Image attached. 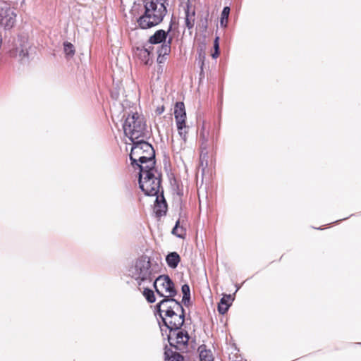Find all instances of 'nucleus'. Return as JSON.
Instances as JSON below:
<instances>
[{
	"label": "nucleus",
	"mask_w": 361,
	"mask_h": 361,
	"mask_svg": "<svg viewBox=\"0 0 361 361\" xmlns=\"http://www.w3.org/2000/svg\"><path fill=\"white\" fill-rule=\"evenodd\" d=\"M168 0H144L145 11L137 19L141 29H149L159 25L167 13Z\"/></svg>",
	"instance_id": "f257e3e1"
},
{
	"label": "nucleus",
	"mask_w": 361,
	"mask_h": 361,
	"mask_svg": "<svg viewBox=\"0 0 361 361\" xmlns=\"http://www.w3.org/2000/svg\"><path fill=\"white\" fill-rule=\"evenodd\" d=\"M142 139L133 142L130 154L131 165L139 170L155 166V153L152 146Z\"/></svg>",
	"instance_id": "f03ea898"
},
{
	"label": "nucleus",
	"mask_w": 361,
	"mask_h": 361,
	"mask_svg": "<svg viewBox=\"0 0 361 361\" xmlns=\"http://www.w3.org/2000/svg\"><path fill=\"white\" fill-rule=\"evenodd\" d=\"M157 266V264H151L149 257L142 256L130 269V274L137 281L140 290L142 289V285L150 284L152 282L158 271L156 269Z\"/></svg>",
	"instance_id": "7ed1b4c3"
},
{
	"label": "nucleus",
	"mask_w": 361,
	"mask_h": 361,
	"mask_svg": "<svg viewBox=\"0 0 361 361\" xmlns=\"http://www.w3.org/2000/svg\"><path fill=\"white\" fill-rule=\"evenodd\" d=\"M125 135L131 142L147 139L149 137V131L142 116L138 113L128 115L123 125Z\"/></svg>",
	"instance_id": "20e7f679"
},
{
	"label": "nucleus",
	"mask_w": 361,
	"mask_h": 361,
	"mask_svg": "<svg viewBox=\"0 0 361 361\" xmlns=\"http://www.w3.org/2000/svg\"><path fill=\"white\" fill-rule=\"evenodd\" d=\"M139 185L146 195H158L161 186V174L155 166L140 170Z\"/></svg>",
	"instance_id": "39448f33"
},
{
	"label": "nucleus",
	"mask_w": 361,
	"mask_h": 361,
	"mask_svg": "<svg viewBox=\"0 0 361 361\" xmlns=\"http://www.w3.org/2000/svg\"><path fill=\"white\" fill-rule=\"evenodd\" d=\"M29 47L27 37L25 35H18L13 39V48L9 51V55L21 63H25L28 61Z\"/></svg>",
	"instance_id": "423d86ee"
},
{
	"label": "nucleus",
	"mask_w": 361,
	"mask_h": 361,
	"mask_svg": "<svg viewBox=\"0 0 361 361\" xmlns=\"http://www.w3.org/2000/svg\"><path fill=\"white\" fill-rule=\"evenodd\" d=\"M153 286L157 293L161 297L173 298L177 293L173 281L167 275L158 276Z\"/></svg>",
	"instance_id": "0eeeda50"
},
{
	"label": "nucleus",
	"mask_w": 361,
	"mask_h": 361,
	"mask_svg": "<svg viewBox=\"0 0 361 361\" xmlns=\"http://www.w3.org/2000/svg\"><path fill=\"white\" fill-rule=\"evenodd\" d=\"M179 308L178 312L173 310L166 316H163V319H161L164 325L171 331L178 330L184 323V310L181 304L179 305Z\"/></svg>",
	"instance_id": "6e6552de"
},
{
	"label": "nucleus",
	"mask_w": 361,
	"mask_h": 361,
	"mask_svg": "<svg viewBox=\"0 0 361 361\" xmlns=\"http://www.w3.org/2000/svg\"><path fill=\"white\" fill-rule=\"evenodd\" d=\"M16 13L8 4L3 3L0 4V26L4 30H11L16 22Z\"/></svg>",
	"instance_id": "1a4fd4ad"
},
{
	"label": "nucleus",
	"mask_w": 361,
	"mask_h": 361,
	"mask_svg": "<svg viewBox=\"0 0 361 361\" xmlns=\"http://www.w3.org/2000/svg\"><path fill=\"white\" fill-rule=\"evenodd\" d=\"M180 303L173 298H164L157 305V310L159 317L163 319V316H166L172 312H178L179 305Z\"/></svg>",
	"instance_id": "9d476101"
},
{
	"label": "nucleus",
	"mask_w": 361,
	"mask_h": 361,
	"mask_svg": "<svg viewBox=\"0 0 361 361\" xmlns=\"http://www.w3.org/2000/svg\"><path fill=\"white\" fill-rule=\"evenodd\" d=\"M189 341V336L187 332L183 331L173 330L169 336V341L171 345H185Z\"/></svg>",
	"instance_id": "9b49d317"
},
{
	"label": "nucleus",
	"mask_w": 361,
	"mask_h": 361,
	"mask_svg": "<svg viewBox=\"0 0 361 361\" xmlns=\"http://www.w3.org/2000/svg\"><path fill=\"white\" fill-rule=\"evenodd\" d=\"M156 201L154 206V212L157 216H162L166 214L167 211V204L163 194L156 195Z\"/></svg>",
	"instance_id": "f8f14e48"
},
{
	"label": "nucleus",
	"mask_w": 361,
	"mask_h": 361,
	"mask_svg": "<svg viewBox=\"0 0 361 361\" xmlns=\"http://www.w3.org/2000/svg\"><path fill=\"white\" fill-rule=\"evenodd\" d=\"M188 126L186 124H183L182 126H177V129L178 131V135H180L182 141L180 142V144L179 146H177L176 144V142L173 140V150L176 151V152H180L183 148V144L185 143L187 140V135L188 133Z\"/></svg>",
	"instance_id": "ddd939ff"
},
{
	"label": "nucleus",
	"mask_w": 361,
	"mask_h": 361,
	"mask_svg": "<svg viewBox=\"0 0 361 361\" xmlns=\"http://www.w3.org/2000/svg\"><path fill=\"white\" fill-rule=\"evenodd\" d=\"M185 25L188 30L193 28L195 21V11L192 9L189 4L186 5L185 9Z\"/></svg>",
	"instance_id": "4468645a"
},
{
	"label": "nucleus",
	"mask_w": 361,
	"mask_h": 361,
	"mask_svg": "<svg viewBox=\"0 0 361 361\" xmlns=\"http://www.w3.org/2000/svg\"><path fill=\"white\" fill-rule=\"evenodd\" d=\"M135 54L145 65H149L152 61L150 57V51L147 48H137Z\"/></svg>",
	"instance_id": "2eb2a0df"
},
{
	"label": "nucleus",
	"mask_w": 361,
	"mask_h": 361,
	"mask_svg": "<svg viewBox=\"0 0 361 361\" xmlns=\"http://www.w3.org/2000/svg\"><path fill=\"white\" fill-rule=\"evenodd\" d=\"M167 32L164 30H157L153 35H152L148 42L151 44H159L162 42H166Z\"/></svg>",
	"instance_id": "dca6fc26"
},
{
	"label": "nucleus",
	"mask_w": 361,
	"mask_h": 361,
	"mask_svg": "<svg viewBox=\"0 0 361 361\" xmlns=\"http://www.w3.org/2000/svg\"><path fill=\"white\" fill-rule=\"evenodd\" d=\"M180 261V257L176 252H172L166 257L167 265L172 269H176Z\"/></svg>",
	"instance_id": "f3484780"
},
{
	"label": "nucleus",
	"mask_w": 361,
	"mask_h": 361,
	"mask_svg": "<svg viewBox=\"0 0 361 361\" xmlns=\"http://www.w3.org/2000/svg\"><path fill=\"white\" fill-rule=\"evenodd\" d=\"M231 300V295H224L218 305V311L220 314H224L230 307V301Z\"/></svg>",
	"instance_id": "a211bd4d"
},
{
	"label": "nucleus",
	"mask_w": 361,
	"mask_h": 361,
	"mask_svg": "<svg viewBox=\"0 0 361 361\" xmlns=\"http://www.w3.org/2000/svg\"><path fill=\"white\" fill-rule=\"evenodd\" d=\"M144 11V0H135L130 9L131 14L134 16H141Z\"/></svg>",
	"instance_id": "6ab92c4d"
},
{
	"label": "nucleus",
	"mask_w": 361,
	"mask_h": 361,
	"mask_svg": "<svg viewBox=\"0 0 361 361\" xmlns=\"http://www.w3.org/2000/svg\"><path fill=\"white\" fill-rule=\"evenodd\" d=\"M172 42V38L170 37L166 42H164V44L161 46V47L158 49V60L161 56H164L168 55L171 51V44Z\"/></svg>",
	"instance_id": "aec40b11"
},
{
	"label": "nucleus",
	"mask_w": 361,
	"mask_h": 361,
	"mask_svg": "<svg viewBox=\"0 0 361 361\" xmlns=\"http://www.w3.org/2000/svg\"><path fill=\"white\" fill-rule=\"evenodd\" d=\"M165 360L167 361H183V357L177 352L166 349L164 353Z\"/></svg>",
	"instance_id": "412c9836"
},
{
	"label": "nucleus",
	"mask_w": 361,
	"mask_h": 361,
	"mask_svg": "<svg viewBox=\"0 0 361 361\" xmlns=\"http://www.w3.org/2000/svg\"><path fill=\"white\" fill-rule=\"evenodd\" d=\"M200 361H213L214 357L209 350H207L204 345L199 347Z\"/></svg>",
	"instance_id": "4be33fe9"
},
{
	"label": "nucleus",
	"mask_w": 361,
	"mask_h": 361,
	"mask_svg": "<svg viewBox=\"0 0 361 361\" xmlns=\"http://www.w3.org/2000/svg\"><path fill=\"white\" fill-rule=\"evenodd\" d=\"M180 221L178 220L176 223L174 228L172 230V234L180 238H184L186 235V230L180 225Z\"/></svg>",
	"instance_id": "5701e85b"
},
{
	"label": "nucleus",
	"mask_w": 361,
	"mask_h": 361,
	"mask_svg": "<svg viewBox=\"0 0 361 361\" xmlns=\"http://www.w3.org/2000/svg\"><path fill=\"white\" fill-rule=\"evenodd\" d=\"M143 290L142 294L149 303H153L155 302L156 298L154 296V293L152 290L148 288L147 287H145V285H143Z\"/></svg>",
	"instance_id": "b1692460"
},
{
	"label": "nucleus",
	"mask_w": 361,
	"mask_h": 361,
	"mask_svg": "<svg viewBox=\"0 0 361 361\" xmlns=\"http://www.w3.org/2000/svg\"><path fill=\"white\" fill-rule=\"evenodd\" d=\"M230 13V8L228 6H226L224 8L221 15V20L220 23L222 27H226L228 23V18Z\"/></svg>",
	"instance_id": "393cba45"
},
{
	"label": "nucleus",
	"mask_w": 361,
	"mask_h": 361,
	"mask_svg": "<svg viewBox=\"0 0 361 361\" xmlns=\"http://www.w3.org/2000/svg\"><path fill=\"white\" fill-rule=\"evenodd\" d=\"M185 106L183 102H177L174 109V116L185 114Z\"/></svg>",
	"instance_id": "a878e982"
},
{
	"label": "nucleus",
	"mask_w": 361,
	"mask_h": 361,
	"mask_svg": "<svg viewBox=\"0 0 361 361\" xmlns=\"http://www.w3.org/2000/svg\"><path fill=\"white\" fill-rule=\"evenodd\" d=\"M64 52L68 56H72L75 53V49L73 45L70 42H65L63 44Z\"/></svg>",
	"instance_id": "bb28decb"
},
{
	"label": "nucleus",
	"mask_w": 361,
	"mask_h": 361,
	"mask_svg": "<svg viewBox=\"0 0 361 361\" xmlns=\"http://www.w3.org/2000/svg\"><path fill=\"white\" fill-rule=\"evenodd\" d=\"M176 126H182L185 123V119H186V114L183 115L176 116L175 117Z\"/></svg>",
	"instance_id": "cd10ccee"
},
{
	"label": "nucleus",
	"mask_w": 361,
	"mask_h": 361,
	"mask_svg": "<svg viewBox=\"0 0 361 361\" xmlns=\"http://www.w3.org/2000/svg\"><path fill=\"white\" fill-rule=\"evenodd\" d=\"M183 295H190V287L188 284H184L181 288Z\"/></svg>",
	"instance_id": "c85d7f7f"
},
{
	"label": "nucleus",
	"mask_w": 361,
	"mask_h": 361,
	"mask_svg": "<svg viewBox=\"0 0 361 361\" xmlns=\"http://www.w3.org/2000/svg\"><path fill=\"white\" fill-rule=\"evenodd\" d=\"M219 37H216L214 42V50H216V51L219 50Z\"/></svg>",
	"instance_id": "c756f323"
},
{
	"label": "nucleus",
	"mask_w": 361,
	"mask_h": 361,
	"mask_svg": "<svg viewBox=\"0 0 361 361\" xmlns=\"http://www.w3.org/2000/svg\"><path fill=\"white\" fill-rule=\"evenodd\" d=\"M190 298V295H183V302L187 305V303L189 302Z\"/></svg>",
	"instance_id": "7c9ffc66"
},
{
	"label": "nucleus",
	"mask_w": 361,
	"mask_h": 361,
	"mask_svg": "<svg viewBox=\"0 0 361 361\" xmlns=\"http://www.w3.org/2000/svg\"><path fill=\"white\" fill-rule=\"evenodd\" d=\"M219 50H218V51L214 50V54H212V57H213L214 59H216V58H217V57H218V56H219Z\"/></svg>",
	"instance_id": "2f4dec72"
},
{
	"label": "nucleus",
	"mask_w": 361,
	"mask_h": 361,
	"mask_svg": "<svg viewBox=\"0 0 361 361\" xmlns=\"http://www.w3.org/2000/svg\"><path fill=\"white\" fill-rule=\"evenodd\" d=\"M2 42H3L2 36H1V35H0V48L1 47Z\"/></svg>",
	"instance_id": "473e14b6"
},
{
	"label": "nucleus",
	"mask_w": 361,
	"mask_h": 361,
	"mask_svg": "<svg viewBox=\"0 0 361 361\" xmlns=\"http://www.w3.org/2000/svg\"><path fill=\"white\" fill-rule=\"evenodd\" d=\"M169 30H171V27H170V28H169V30H167V32H167V33H168V32H169Z\"/></svg>",
	"instance_id": "72a5a7b5"
},
{
	"label": "nucleus",
	"mask_w": 361,
	"mask_h": 361,
	"mask_svg": "<svg viewBox=\"0 0 361 361\" xmlns=\"http://www.w3.org/2000/svg\"><path fill=\"white\" fill-rule=\"evenodd\" d=\"M169 30H171V27H170V28H169V30H167V32H167V33H168V32H169Z\"/></svg>",
	"instance_id": "f704fd0d"
}]
</instances>
